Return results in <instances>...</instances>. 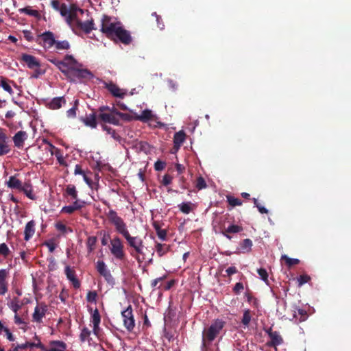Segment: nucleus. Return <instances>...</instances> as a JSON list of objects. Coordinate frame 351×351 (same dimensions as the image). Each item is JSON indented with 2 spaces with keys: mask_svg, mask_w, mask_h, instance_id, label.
Segmentation results:
<instances>
[{
  "mask_svg": "<svg viewBox=\"0 0 351 351\" xmlns=\"http://www.w3.org/2000/svg\"><path fill=\"white\" fill-rule=\"evenodd\" d=\"M75 24V25L79 28L80 29L84 32L86 34L90 33L93 29H95L94 21L93 19L90 21H86L85 22H82L75 17V19L69 23L70 25L72 24Z\"/></svg>",
  "mask_w": 351,
  "mask_h": 351,
  "instance_id": "obj_13",
  "label": "nucleus"
},
{
  "mask_svg": "<svg viewBox=\"0 0 351 351\" xmlns=\"http://www.w3.org/2000/svg\"><path fill=\"white\" fill-rule=\"evenodd\" d=\"M65 103L66 100L64 97H55L49 104V108L51 110H57L62 107V104Z\"/></svg>",
  "mask_w": 351,
  "mask_h": 351,
  "instance_id": "obj_27",
  "label": "nucleus"
},
{
  "mask_svg": "<svg viewBox=\"0 0 351 351\" xmlns=\"http://www.w3.org/2000/svg\"><path fill=\"white\" fill-rule=\"evenodd\" d=\"M29 348H39L41 350L43 351H47L48 350V349H47L44 345L39 341L38 343H31L29 342Z\"/></svg>",
  "mask_w": 351,
  "mask_h": 351,
  "instance_id": "obj_62",
  "label": "nucleus"
},
{
  "mask_svg": "<svg viewBox=\"0 0 351 351\" xmlns=\"http://www.w3.org/2000/svg\"><path fill=\"white\" fill-rule=\"evenodd\" d=\"M252 319L251 311L250 309H245L243 311L241 323L245 327H247Z\"/></svg>",
  "mask_w": 351,
  "mask_h": 351,
  "instance_id": "obj_42",
  "label": "nucleus"
},
{
  "mask_svg": "<svg viewBox=\"0 0 351 351\" xmlns=\"http://www.w3.org/2000/svg\"><path fill=\"white\" fill-rule=\"evenodd\" d=\"M51 4L54 10L60 12L68 23H71V21L75 19L77 11L82 12L81 9L77 8L74 4H66L60 2L58 0L51 1Z\"/></svg>",
  "mask_w": 351,
  "mask_h": 351,
  "instance_id": "obj_2",
  "label": "nucleus"
},
{
  "mask_svg": "<svg viewBox=\"0 0 351 351\" xmlns=\"http://www.w3.org/2000/svg\"><path fill=\"white\" fill-rule=\"evenodd\" d=\"M91 331L87 327L82 328L80 335V340L81 342L88 341L91 340L90 338Z\"/></svg>",
  "mask_w": 351,
  "mask_h": 351,
  "instance_id": "obj_33",
  "label": "nucleus"
},
{
  "mask_svg": "<svg viewBox=\"0 0 351 351\" xmlns=\"http://www.w3.org/2000/svg\"><path fill=\"white\" fill-rule=\"evenodd\" d=\"M178 207L180 208V210L182 213L189 214L193 210V207H195V205L191 202H182V204L178 205Z\"/></svg>",
  "mask_w": 351,
  "mask_h": 351,
  "instance_id": "obj_31",
  "label": "nucleus"
},
{
  "mask_svg": "<svg viewBox=\"0 0 351 351\" xmlns=\"http://www.w3.org/2000/svg\"><path fill=\"white\" fill-rule=\"evenodd\" d=\"M54 46H55L56 49L58 51L68 50L70 49V47H71L69 41H67L66 40H62V41L56 40V43L54 44Z\"/></svg>",
  "mask_w": 351,
  "mask_h": 351,
  "instance_id": "obj_41",
  "label": "nucleus"
},
{
  "mask_svg": "<svg viewBox=\"0 0 351 351\" xmlns=\"http://www.w3.org/2000/svg\"><path fill=\"white\" fill-rule=\"evenodd\" d=\"M101 128L104 131H106L108 134H110L112 138L114 140L119 141L121 136L116 132V131L112 128L108 126L106 124H101Z\"/></svg>",
  "mask_w": 351,
  "mask_h": 351,
  "instance_id": "obj_36",
  "label": "nucleus"
},
{
  "mask_svg": "<svg viewBox=\"0 0 351 351\" xmlns=\"http://www.w3.org/2000/svg\"><path fill=\"white\" fill-rule=\"evenodd\" d=\"M19 12L21 13H25L29 16H34L38 19L40 18V14L38 10L31 9L29 7L21 8L19 10Z\"/></svg>",
  "mask_w": 351,
  "mask_h": 351,
  "instance_id": "obj_39",
  "label": "nucleus"
},
{
  "mask_svg": "<svg viewBox=\"0 0 351 351\" xmlns=\"http://www.w3.org/2000/svg\"><path fill=\"white\" fill-rule=\"evenodd\" d=\"M117 109L113 106H101L98 110V120L102 122V124L110 123L114 125H119V119L117 118L116 112Z\"/></svg>",
  "mask_w": 351,
  "mask_h": 351,
  "instance_id": "obj_5",
  "label": "nucleus"
},
{
  "mask_svg": "<svg viewBox=\"0 0 351 351\" xmlns=\"http://www.w3.org/2000/svg\"><path fill=\"white\" fill-rule=\"evenodd\" d=\"M123 317V325L125 328L131 332L133 330L135 326V320L133 315L132 308L131 305H129L125 310L121 312Z\"/></svg>",
  "mask_w": 351,
  "mask_h": 351,
  "instance_id": "obj_8",
  "label": "nucleus"
},
{
  "mask_svg": "<svg viewBox=\"0 0 351 351\" xmlns=\"http://www.w3.org/2000/svg\"><path fill=\"white\" fill-rule=\"evenodd\" d=\"M64 195L71 196L73 199H75V201L76 199H79L78 193L76 189V187L72 184H69L66 186Z\"/></svg>",
  "mask_w": 351,
  "mask_h": 351,
  "instance_id": "obj_29",
  "label": "nucleus"
},
{
  "mask_svg": "<svg viewBox=\"0 0 351 351\" xmlns=\"http://www.w3.org/2000/svg\"><path fill=\"white\" fill-rule=\"evenodd\" d=\"M293 317L299 322H302L307 319L308 314L305 310L298 308L297 311H294Z\"/></svg>",
  "mask_w": 351,
  "mask_h": 351,
  "instance_id": "obj_30",
  "label": "nucleus"
},
{
  "mask_svg": "<svg viewBox=\"0 0 351 351\" xmlns=\"http://www.w3.org/2000/svg\"><path fill=\"white\" fill-rule=\"evenodd\" d=\"M56 228L58 230L60 231L62 233H66L67 231L72 232V229L70 228H67L66 225L62 223V222H58L56 223Z\"/></svg>",
  "mask_w": 351,
  "mask_h": 351,
  "instance_id": "obj_51",
  "label": "nucleus"
},
{
  "mask_svg": "<svg viewBox=\"0 0 351 351\" xmlns=\"http://www.w3.org/2000/svg\"><path fill=\"white\" fill-rule=\"evenodd\" d=\"M97 297V294L96 291H90L88 292V293L86 295V300L88 302H91V303L96 302Z\"/></svg>",
  "mask_w": 351,
  "mask_h": 351,
  "instance_id": "obj_52",
  "label": "nucleus"
},
{
  "mask_svg": "<svg viewBox=\"0 0 351 351\" xmlns=\"http://www.w3.org/2000/svg\"><path fill=\"white\" fill-rule=\"evenodd\" d=\"M106 216L109 221L114 226L117 232L123 236L129 246L134 248L136 254L131 252V255L134 256L138 263H142L139 257L140 254H144L143 252L144 245L141 238L139 237H132L130 235L127 228L126 223L124 222L123 219L118 215L115 210L110 209L106 213Z\"/></svg>",
  "mask_w": 351,
  "mask_h": 351,
  "instance_id": "obj_1",
  "label": "nucleus"
},
{
  "mask_svg": "<svg viewBox=\"0 0 351 351\" xmlns=\"http://www.w3.org/2000/svg\"><path fill=\"white\" fill-rule=\"evenodd\" d=\"M20 191H23L26 195V196L30 199H35V195L33 194L32 189L30 185H23L22 189H21Z\"/></svg>",
  "mask_w": 351,
  "mask_h": 351,
  "instance_id": "obj_43",
  "label": "nucleus"
},
{
  "mask_svg": "<svg viewBox=\"0 0 351 351\" xmlns=\"http://www.w3.org/2000/svg\"><path fill=\"white\" fill-rule=\"evenodd\" d=\"M103 84L104 85V88H106L113 97L123 98L127 93L125 90L120 88L112 82H104Z\"/></svg>",
  "mask_w": 351,
  "mask_h": 351,
  "instance_id": "obj_11",
  "label": "nucleus"
},
{
  "mask_svg": "<svg viewBox=\"0 0 351 351\" xmlns=\"http://www.w3.org/2000/svg\"><path fill=\"white\" fill-rule=\"evenodd\" d=\"M76 106H73L66 111V116L69 118H75L76 117Z\"/></svg>",
  "mask_w": 351,
  "mask_h": 351,
  "instance_id": "obj_64",
  "label": "nucleus"
},
{
  "mask_svg": "<svg viewBox=\"0 0 351 351\" xmlns=\"http://www.w3.org/2000/svg\"><path fill=\"white\" fill-rule=\"evenodd\" d=\"M172 180H173V177L171 175L165 174L162 178V184L164 186H168L171 183Z\"/></svg>",
  "mask_w": 351,
  "mask_h": 351,
  "instance_id": "obj_58",
  "label": "nucleus"
},
{
  "mask_svg": "<svg viewBox=\"0 0 351 351\" xmlns=\"http://www.w3.org/2000/svg\"><path fill=\"white\" fill-rule=\"evenodd\" d=\"M41 40L43 42V46L47 49H50L54 46V44L56 43L54 34L50 31L45 32L44 33L38 35L35 39V41L38 44H41Z\"/></svg>",
  "mask_w": 351,
  "mask_h": 351,
  "instance_id": "obj_10",
  "label": "nucleus"
},
{
  "mask_svg": "<svg viewBox=\"0 0 351 351\" xmlns=\"http://www.w3.org/2000/svg\"><path fill=\"white\" fill-rule=\"evenodd\" d=\"M91 322L93 324H100L101 316L97 308H95L92 314Z\"/></svg>",
  "mask_w": 351,
  "mask_h": 351,
  "instance_id": "obj_50",
  "label": "nucleus"
},
{
  "mask_svg": "<svg viewBox=\"0 0 351 351\" xmlns=\"http://www.w3.org/2000/svg\"><path fill=\"white\" fill-rule=\"evenodd\" d=\"M8 276V272L6 269H0V295H3L8 291V283L6 278Z\"/></svg>",
  "mask_w": 351,
  "mask_h": 351,
  "instance_id": "obj_19",
  "label": "nucleus"
},
{
  "mask_svg": "<svg viewBox=\"0 0 351 351\" xmlns=\"http://www.w3.org/2000/svg\"><path fill=\"white\" fill-rule=\"evenodd\" d=\"M258 275L267 284L269 285L268 282V274L265 269L260 268L257 270Z\"/></svg>",
  "mask_w": 351,
  "mask_h": 351,
  "instance_id": "obj_49",
  "label": "nucleus"
},
{
  "mask_svg": "<svg viewBox=\"0 0 351 351\" xmlns=\"http://www.w3.org/2000/svg\"><path fill=\"white\" fill-rule=\"evenodd\" d=\"M96 269L97 272L101 275L104 276L107 274L110 270L107 268L106 265L103 261H97L96 263Z\"/></svg>",
  "mask_w": 351,
  "mask_h": 351,
  "instance_id": "obj_37",
  "label": "nucleus"
},
{
  "mask_svg": "<svg viewBox=\"0 0 351 351\" xmlns=\"http://www.w3.org/2000/svg\"><path fill=\"white\" fill-rule=\"evenodd\" d=\"M111 247L110 252L113 256L119 260H123L125 257V252L123 250L124 246L118 237H114L110 241Z\"/></svg>",
  "mask_w": 351,
  "mask_h": 351,
  "instance_id": "obj_7",
  "label": "nucleus"
},
{
  "mask_svg": "<svg viewBox=\"0 0 351 351\" xmlns=\"http://www.w3.org/2000/svg\"><path fill=\"white\" fill-rule=\"evenodd\" d=\"M23 37L29 42H32L34 40L33 34L29 30H23Z\"/></svg>",
  "mask_w": 351,
  "mask_h": 351,
  "instance_id": "obj_57",
  "label": "nucleus"
},
{
  "mask_svg": "<svg viewBox=\"0 0 351 351\" xmlns=\"http://www.w3.org/2000/svg\"><path fill=\"white\" fill-rule=\"evenodd\" d=\"M156 250L158 255L161 257L170 250V246L167 244L157 243L156 245Z\"/></svg>",
  "mask_w": 351,
  "mask_h": 351,
  "instance_id": "obj_34",
  "label": "nucleus"
},
{
  "mask_svg": "<svg viewBox=\"0 0 351 351\" xmlns=\"http://www.w3.org/2000/svg\"><path fill=\"white\" fill-rule=\"evenodd\" d=\"M152 118H153V114H152V110L145 109L142 112L141 115H139L136 117V119L139 120L142 122H147V121L152 120Z\"/></svg>",
  "mask_w": 351,
  "mask_h": 351,
  "instance_id": "obj_32",
  "label": "nucleus"
},
{
  "mask_svg": "<svg viewBox=\"0 0 351 351\" xmlns=\"http://www.w3.org/2000/svg\"><path fill=\"white\" fill-rule=\"evenodd\" d=\"M186 139V134L183 130L179 131L173 136V148L177 151L182 146Z\"/></svg>",
  "mask_w": 351,
  "mask_h": 351,
  "instance_id": "obj_21",
  "label": "nucleus"
},
{
  "mask_svg": "<svg viewBox=\"0 0 351 351\" xmlns=\"http://www.w3.org/2000/svg\"><path fill=\"white\" fill-rule=\"evenodd\" d=\"M23 306V303L21 302L19 299L16 297H14L10 302V308L17 314V311L21 308Z\"/></svg>",
  "mask_w": 351,
  "mask_h": 351,
  "instance_id": "obj_38",
  "label": "nucleus"
},
{
  "mask_svg": "<svg viewBox=\"0 0 351 351\" xmlns=\"http://www.w3.org/2000/svg\"><path fill=\"white\" fill-rule=\"evenodd\" d=\"M207 186V184L206 183V181L204 179L203 177L202 176H199L197 180H196V184H195V187L198 189V190H202L203 189H205L206 188Z\"/></svg>",
  "mask_w": 351,
  "mask_h": 351,
  "instance_id": "obj_48",
  "label": "nucleus"
},
{
  "mask_svg": "<svg viewBox=\"0 0 351 351\" xmlns=\"http://www.w3.org/2000/svg\"><path fill=\"white\" fill-rule=\"evenodd\" d=\"M92 76L93 74L88 69H80L79 66H76L66 77L69 78L87 79Z\"/></svg>",
  "mask_w": 351,
  "mask_h": 351,
  "instance_id": "obj_15",
  "label": "nucleus"
},
{
  "mask_svg": "<svg viewBox=\"0 0 351 351\" xmlns=\"http://www.w3.org/2000/svg\"><path fill=\"white\" fill-rule=\"evenodd\" d=\"M227 201L228 204L232 207L242 205V201L240 199L236 198L231 195L227 196Z\"/></svg>",
  "mask_w": 351,
  "mask_h": 351,
  "instance_id": "obj_47",
  "label": "nucleus"
},
{
  "mask_svg": "<svg viewBox=\"0 0 351 351\" xmlns=\"http://www.w3.org/2000/svg\"><path fill=\"white\" fill-rule=\"evenodd\" d=\"M166 163L161 160H157L154 164L156 171H162L165 168Z\"/></svg>",
  "mask_w": 351,
  "mask_h": 351,
  "instance_id": "obj_60",
  "label": "nucleus"
},
{
  "mask_svg": "<svg viewBox=\"0 0 351 351\" xmlns=\"http://www.w3.org/2000/svg\"><path fill=\"white\" fill-rule=\"evenodd\" d=\"M10 254V250L8 245L5 243L0 244V254L3 255L4 257H7Z\"/></svg>",
  "mask_w": 351,
  "mask_h": 351,
  "instance_id": "obj_54",
  "label": "nucleus"
},
{
  "mask_svg": "<svg viewBox=\"0 0 351 351\" xmlns=\"http://www.w3.org/2000/svg\"><path fill=\"white\" fill-rule=\"evenodd\" d=\"M281 258L285 261V263L289 267H291V266L295 265H298L300 263L299 259L291 258L287 256V255H282Z\"/></svg>",
  "mask_w": 351,
  "mask_h": 351,
  "instance_id": "obj_44",
  "label": "nucleus"
},
{
  "mask_svg": "<svg viewBox=\"0 0 351 351\" xmlns=\"http://www.w3.org/2000/svg\"><path fill=\"white\" fill-rule=\"evenodd\" d=\"M50 348L47 351H65L66 344L62 341L53 340L49 343Z\"/></svg>",
  "mask_w": 351,
  "mask_h": 351,
  "instance_id": "obj_26",
  "label": "nucleus"
},
{
  "mask_svg": "<svg viewBox=\"0 0 351 351\" xmlns=\"http://www.w3.org/2000/svg\"><path fill=\"white\" fill-rule=\"evenodd\" d=\"M112 40L117 39L124 45H129L132 42V36L130 32L123 28L120 25L113 34Z\"/></svg>",
  "mask_w": 351,
  "mask_h": 351,
  "instance_id": "obj_9",
  "label": "nucleus"
},
{
  "mask_svg": "<svg viewBox=\"0 0 351 351\" xmlns=\"http://www.w3.org/2000/svg\"><path fill=\"white\" fill-rule=\"evenodd\" d=\"M84 204L85 202L84 201L76 199L72 204L62 207L60 213L69 215L73 214L74 212L80 210L82 207H84Z\"/></svg>",
  "mask_w": 351,
  "mask_h": 351,
  "instance_id": "obj_16",
  "label": "nucleus"
},
{
  "mask_svg": "<svg viewBox=\"0 0 351 351\" xmlns=\"http://www.w3.org/2000/svg\"><path fill=\"white\" fill-rule=\"evenodd\" d=\"M226 322L223 320L217 319L206 330H204L202 337V348L204 349L206 347V341L210 343L214 341L222 330Z\"/></svg>",
  "mask_w": 351,
  "mask_h": 351,
  "instance_id": "obj_3",
  "label": "nucleus"
},
{
  "mask_svg": "<svg viewBox=\"0 0 351 351\" xmlns=\"http://www.w3.org/2000/svg\"><path fill=\"white\" fill-rule=\"evenodd\" d=\"M35 226L36 223L34 220H31L27 223L25 230H24V239L27 241H29L35 233Z\"/></svg>",
  "mask_w": 351,
  "mask_h": 351,
  "instance_id": "obj_22",
  "label": "nucleus"
},
{
  "mask_svg": "<svg viewBox=\"0 0 351 351\" xmlns=\"http://www.w3.org/2000/svg\"><path fill=\"white\" fill-rule=\"evenodd\" d=\"M10 150L9 141H0V156L8 154Z\"/></svg>",
  "mask_w": 351,
  "mask_h": 351,
  "instance_id": "obj_40",
  "label": "nucleus"
},
{
  "mask_svg": "<svg viewBox=\"0 0 351 351\" xmlns=\"http://www.w3.org/2000/svg\"><path fill=\"white\" fill-rule=\"evenodd\" d=\"M10 83L13 84L16 87L14 81L10 80L3 76L0 77V86L10 95H12L14 94V91L10 86Z\"/></svg>",
  "mask_w": 351,
  "mask_h": 351,
  "instance_id": "obj_25",
  "label": "nucleus"
},
{
  "mask_svg": "<svg viewBox=\"0 0 351 351\" xmlns=\"http://www.w3.org/2000/svg\"><path fill=\"white\" fill-rule=\"evenodd\" d=\"M64 273L67 279L72 283L73 287L75 289L80 288V282L76 277L75 269L67 265L65 267Z\"/></svg>",
  "mask_w": 351,
  "mask_h": 351,
  "instance_id": "obj_17",
  "label": "nucleus"
},
{
  "mask_svg": "<svg viewBox=\"0 0 351 351\" xmlns=\"http://www.w3.org/2000/svg\"><path fill=\"white\" fill-rule=\"evenodd\" d=\"M50 62L53 64L66 77L69 76L73 69L76 66H81L72 55H65L63 60L49 59Z\"/></svg>",
  "mask_w": 351,
  "mask_h": 351,
  "instance_id": "obj_4",
  "label": "nucleus"
},
{
  "mask_svg": "<svg viewBox=\"0 0 351 351\" xmlns=\"http://www.w3.org/2000/svg\"><path fill=\"white\" fill-rule=\"evenodd\" d=\"M252 246V241L250 239H245L240 243V250L243 253L249 252L251 251Z\"/></svg>",
  "mask_w": 351,
  "mask_h": 351,
  "instance_id": "obj_35",
  "label": "nucleus"
},
{
  "mask_svg": "<svg viewBox=\"0 0 351 351\" xmlns=\"http://www.w3.org/2000/svg\"><path fill=\"white\" fill-rule=\"evenodd\" d=\"M47 310L48 306L45 304L40 303L38 304L32 314V321L36 323H41L43 318L45 317Z\"/></svg>",
  "mask_w": 351,
  "mask_h": 351,
  "instance_id": "obj_12",
  "label": "nucleus"
},
{
  "mask_svg": "<svg viewBox=\"0 0 351 351\" xmlns=\"http://www.w3.org/2000/svg\"><path fill=\"white\" fill-rule=\"evenodd\" d=\"M21 60L25 63L30 69H36L40 67V61L32 55L23 53L21 56Z\"/></svg>",
  "mask_w": 351,
  "mask_h": 351,
  "instance_id": "obj_14",
  "label": "nucleus"
},
{
  "mask_svg": "<svg viewBox=\"0 0 351 351\" xmlns=\"http://www.w3.org/2000/svg\"><path fill=\"white\" fill-rule=\"evenodd\" d=\"M55 156H56L57 160H58V163L60 164V165L64 166V167L67 166V163L65 161V160L60 152V149H59L58 148H56Z\"/></svg>",
  "mask_w": 351,
  "mask_h": 351,
  "instance_id": "obj_45",
  "label": "nucleus"
},
{
  "mask_svg": "<svg viewBox=\"0 0 351 351\" xmlns=\"http://www.w3.org/2000/svg\"><path fill=\"white\" fill-rule=\"evenodd\" d=\"M268 335L271 338V341L268 343L269 346L276 347V346H278L282 343L283 339L278 332L270 331L268 332Z\"/></svg>",
  "mask_w": 351,
  "mask_h": 351,
  "instance_id": "obj_23",
  "label": "nucleus"
},
{
  "mask_svg": "<svg viewBox=\"0 0 351 351\" xmlns=\"http://www.w3.org/2000/svg\"><path fill=\"white\" fill-rule=\"evenodd\" d=\"M106 281L110 284V285H114V278L112 276L110 271H108L107 274H104L103 276Z\"/></svg>",
  "mask_w": 351,
  "mask_h": 351,
  "instance_id": "obj_63",
  "label": "nucleus"
},
{
  "mask_svg": "<svg viewBox=\"0 0 351 351\" xmlns=\"http://www.w3.org/2000/svg\"><path fill=\"white\" fill-rule=\"evenodd\" d=\"M97 118L98 119V112H93L87 114L86 117L83 119V122L86 126L91 128H96L97 125Z\"/></svg>",
  "mask_w": 351,
  "mask_h": 351,
  "instance_id": "obj_20",
  "label": "nucleus"
},
{
  "mask_svg": "<svg viewBox=\"0 0 351 351\" xmlns=\"http://www.w3.org/2000/svg\"><path fill=\"white\" fill-rule=\"evenodd\" d=\"M179 184L182 189H189V183L186 182V178L184 176H180L179 178Z\"/></svg>",
  "mask_w": 351,
  "mask_h": 351,
  "instance_id": "obj_61",
  "label": "nucleus"
},
{
  "mask_svg": "<svg viewBox=\"0 0 351 351\" xmlns=\"http://www.w3.org/2000/svg\"><path fill=\"white\" fill-rule=\"evenodd\" d=\"M14 323L17 325L21 326L20 328L26 331L27 323L25 322L23 319H21L18 314H15L14 315Z\"/></svg>",
  "mask_w": 351,
  "mask_h": 351,
  "instance_id": "obj_46",
  "label": "nucleus"
},
{
  "mask_svg": "<svg viewBox=\"0 0 351 351\" xmlns=\"http://www.w3.org/2000/svg\"><path fill=\"white\" fill-rule=\"evenodd\" d=\"M96 241H97V239L95 237H90L88 238L87 246H88L89 252H91L94 249Z\"/></svg>",
  "mask_w": 351,
  "mask_h": 351,
  "instance_id": "obj_55",
  "label": "nucleus"
},
{
  "mask_svg": "<svg viewBox=\"0 0 351 351\" xmlns=\"http://www.w3.org/2000/svg\"><path fill=\"white\" fill-rule=\"evenodd\" d=\"M310 280L311 277L309 276L306 274L300 275L298 278L299 286H302L304 284L308 282Z\"/></svg>",
  "mask_w": 351,
  "mask_h": 351,
  "instance_id": "obj_56",
  "label": "nucleus"
},
{
  "mask_svg": "<svg viewBox=\"0 0 351 351\" xmlns=\"http://www.w3.org/2000/svg\"><path fill=\"white\" fill-rule=\"evenodd\" d=\"M244 289V286L242 282H237L233 288V291L235 294H239Z\"/></svg>",
  "mask_w": 351,
  "mask_h": 351,
  "instance_id": "obj_59",
  "label": "nucleus"
},
{
  "mask_svg": "<svg viewBox=\"0 0 351 351\" xmlns=\"http://www.w3.org/2000/svg\"><path fill=\"white\" fill-rule=\"evenodd\" d=\"M120 25V23L112 22L110 16L104 14L101 19L100 31L108 38H113V34Z\"/></svg>",
  "mask_w": 351,
  "mask_h": 351,
  "instance_id": "obj_6",
  "label": "nucleus"
},
{
  "mask_svg": "<svg viewBox=\"0 0 351 351\" xmlns=\"http://www.w3.org/2000/svg\"><path fill=\"white\" fill-rule=\"evenodd\" d=\"M243 230V227L241 226L232 224L230 225L228 228H225L224 230L222 232V234L228 239H231L232 237L230 235V234L232 233H238L241 232Z\"/></svg>",
  "mask_w": 351,
  "mask_h": 351,
  "instance_id": "obj_24",
  "label": "nucleus"
},
{
  "mask_svg": "<svg viewBox=\"0 0 351 351\" xmlns=\"http://www.w3.org/2000/svg\"><path fill=\"white\" fill-rule=\"evenodd\" d=\"M27 137L28 135L26 132L23 130L17 132L12 138L14 146L17 148H22Z\"/></svg>",
  "mask_w": 351,
  "mask_h": 351,
  "instance_id": "obj_18",
  "label": "nucleus"
},
{
  "mask_svg": "<svg viewBox=\"0 0 351 351\" xmlns=\"http://www.w3.org/2000/svg\"><path fill=\"white\" fill-rule=\"evenodd\" d=\"M8 186L11 189L20 191L21 189H22L23 184L22 182L17 179L15 176H10L8 182Z\"/></svg>",
  "mask_w": 351,
  "mask_h": 351,
  "instance_id": "obj_28",
  "label": "nucleus"
},
{
  "mask_svg": "<svg viewBox=\"0 0 351 351\" xmlns=\"http://www.w3.org/2000/svg\"><path fill=\"white\" fill-rule=\"evenodd\" d=\"M29 342H26L22 344H17L16 346H14L13 344L12 348L9 351H19V350H25L26 348H29Z\"/></svg>",
  "mask_w": 351,
  "mask_h": 351,
  "instance_id": "obj_53",
  "label": "nucleus"
}]
</instances>
